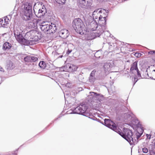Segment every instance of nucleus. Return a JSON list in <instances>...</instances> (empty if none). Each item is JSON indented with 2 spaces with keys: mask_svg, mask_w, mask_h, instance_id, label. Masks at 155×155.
<instances>
[{
  "mask_svg": "<svg viewBox=\"0 0 155 155\" xmlns=\"http://www.w3.org/2000/svg\"><path fill=\"white\" fill-rule=\"evenodd\" d=\"M140 130H141L140 133L138 132L137 130L136 133V139H135L134 136L133 135L132 131L127 128H124L123 129L124 132H122L118 130L117 132L126 140L130 145H134L137 143L138 139L143 133V130L142 129Z\"/></svg>",
  "mask_w": 155,
  "mask_h": 155,
  "instance_id": "f257e3e1",
  "label": "nucleus"
},
{
  "mask_svg": "<svg viewBox=\"0 0 155 155\" xmlns=\"http://www.w3.org/2000/svg\"><path fill=\"white\" fill-rule=\"evenodd\" d=\"M39 25L42 31L44 32H49L50 33H55L56 30V26L55 24L50 23L47 21H42L39 23Z\"/></svg>",
  "mask_w": 155,
  "mask_h": 155,
  "instance_id": "f03ea898",
  "label": "nucleus"
},
{
  "mask_svg": "<svg viewBox=\"0 0 155 155\" xmlns=\"http://www.w3.org/2000/svg\"><path fill=\"white\" fill-rule=\"evenodd\" d=\"M37 34L36 31L31 30L27 32L25 35V38L26 41H28L29 44H26V45H31L35 44V42L39 40L40 38L36 35Z\"/></svg>",
  "mask_w": 155,
  "mask_h": 155,
  "instance_id": "7ed1b4c3",
  "label": "nucleus"
},
{
  "mask_svg": "<svg viewBox=\"0 0 155 155\" xmlns=\"http://www.w3.org/2000/svg\"><path fill=\"white\" fill-rule=\"evenodd\" d=\"M87 106L83 103L81 104L74 110L68 111V114H81L84 116H86L88 114Z\"/></svg>",
  "mask_w": 155,
  "mask_h": 155,
  "instance_id": "20e7f679",
  "label": "nucleus"
},
{
  "mask_svg": "<svg viewBox=\"0 0 155 155\" xmlns=\"http://www.w3.org/2000/svg\"><path fill=\"white\" fill-rule=\"evenodd\" d=\"M72 26L76 32L81 35L83 33V31L84 25L81 19H74L73 22Z\"/></svg>",
  "mask_w": 155,
  "mask_h": 155,
  "instance_id": "39448f33",
  "label": "nucleus"
},
{
  "mask_svg": "<svg viewBox=\"0 0 155 155\" xmlns=\"http://www.w3.org/2000/svg\"><path fill=\"white\" fill-rule=\"evenodd\" d=\"M93 0H77V5L80 8L91 9L92 7Z\"/></svg>",
  "mask_w": 155,
  "mask_h": 155,
  "instance_id": "423d86ee",
  "label": "nucleus"
},
{
  "mask_svg": "<svg viewBox=\"0 0 155 155\" xmlns=\"http://www.w3.org/2000/svg\"><path fill=\"white\" fill-rule=\"evenodd\" d=\"M130 72L131 74H133L134 77V79L135 81L134 84V85L138 80V79L135 78L136 75H137V77L139 78V79H140L141 77L140 73V71L137 68V62L135 61L131 64Z\"/></svg>",
  "mask_w": 155,
  "mask_h": 155,
  "instance_id": "0eeeda50",
  "label": "nucleus"
},
{
  "mask_svg": "<svg viewBox=\"0 0 155 155\" xmlns=\"http://www.w3.org/2000/svg\"><path fill=\"white\" fill-rule=\"evenodd\" d=\"M90 94L88 96V98L91 99V102H94L95 100L100 101L103 99V97L102 95L100 94H97L94 92H90Z\"/></svg>",
  "mask_w": 155,
  "mask_h": 155,
  "instance_id": "6e6552de",
  "label": "nucleus"
},
{
  "mask_svg": "<svg viewBox=\"0 0 155 155\" xmlns=\"http://www.w3.org/2000/svg\"><path fill=\"white\" fill-rule=\"evenodd\" d=\"M104 125L107 127L117 132L118 130L117 129V127L114 122L108 119H105Z\"/></svg>",
  "mask_w": 155,
  "mask_h": 155,
  "instance_id": "1a4fd4ad",
  "label": "nucleus"
},
{
  "mask_svg": "<svg viewBox=\"0 0 155 155\" xmlns=\"http://www.w3.org/2000/svg\"><path fill=\"white\" fill-rule=\"evenodd\" d=\"M20 13L23 19L25 21L31 20L32 18V12L21 11Z\"/></svg>",
  "mask_w": 155,
  "mask_h": 155,
  "instance_id": "9d476101",
  "label": "nucleus"
},
{
  "mask_svg": "<svg viewBox=\"0 0 155 155\" xmlns=\"http://www.w3.org/2000/svg\"><path fill=\"white\" fill-rule=\"evenodd\" d=\"M22 34L14 35L16 40L20 43L24 45L29 44L28 41H26V39L23 37Z\"/></svg>",
  "mask_w": 155,
  "mask_h": 155,
  "instance_id": "9b49d317",
  "label": "nucleus"
},
{
  "mask_svg": "<svg viewBox=\"0 0 155 155\" xmlns=\"http://www.w3.org/2000/svg\"><path fill=\"white\" fill-rule=\"evenodd\" d=\"M114 66L113 62L105 63L104 66V70L105 73L108 74L110 72L111 68Z\"/></svg>",
  "mask_w": 155,
  "mask_h": 155,
  "instance_id": "f8f14e48",
  "label": "nucleus"
},
{
  "mask_svg": "<svg viewBox=\"0 0 155 155\" xmlns=\"http://www.w3.org/2000/svg\"><path fill=\"white\" fill-rule=\"evenodd\" d=\"M108 12V10L107 11L104 9H101L100 10L99 9H97L96 10H95L93 13V16L94 19H97L98 18H99L100 15H101L100 14V13H101L102 12H106L107 13Z\"/></svg>",
  "mask_w": 155,
  "mask_h": 155,
  "instance_id": "ddd939ff",
  "label": "nucleus"
},
{
  "mask_svg": "<svg viewBox=\"0 0 155 155\" xmlns=\"http://www.w3.org/2000/svg\"><path fill=\"white\" fill-rule=\"evenodd\" d=\"M98 27L97 22L95 21H92L87 25V28L90 30L94 31L97 29Z\"/></svg>",
  "mask_w": 155,
  "mask_h": 155,
  "instance_id": "4468645a",
  "label": "nucleus"
},
{
  "mask_svg": "<svg viewBox=\"0 0 155 155\" xmlns=\"http://www.w3.org/2000/svg\"><path fill=\"white\" fill-rule=\"evenodd\" d=\"M24 30L23 26L21 25H17L14 28V35L22 33Z\"/></svg>",
  "mask_w": 155,
  "mask_h": 155,
  "instance_id": "2eb2a0df",
  "label": "nucleus"
},
{
  "mask_svg": "<svg viewBox=\"0 0 155 155\" xmlns=\"http://www.w3.org/2000/svg\"><path fill=\"white\" fill-rule=\"evenodd\" d=\"M46 12V9L45 7L43 6L41 8L39 9L38 12L36 15L38 18H41L44 16Z\"/></svg>",
  "mask_w": 155,
  "mask_h": 155,
  "instance_id": "dca6fc26",
  "label": "nucleus"
},
{
  "mask_svg": "<svg viewBox=\"0 0 155 155\" xmlns=\"http://www.w3.org/2000/svg\"><path fill=\"white\" fill-rule=\"evenodd\" d=\"M59 33L60 36L63 38H66L69 34L68 30L65 29L61 30Z\"/></svg>",
  "mask_w": 155,
  "mask_h": 155,
  "instance_id": "f3484780",
  "label": "nucleus"
},
{
  "mask_svg": "<svg viewBox=\"0 0 155 155\" xmlns=\"http://www.w3.org/2000/svg\"><path fill=\"white\" fill-rule=\"evenodd\" d=\"M40 20L38 19H34L32 22H31L29 23V26L30 28H35L37 27V25H39V23H40Z\"/></svg>",
  "mask_w": 155,
  "mask_h": 155,
  "instance_id": "a211bd4d",
  "label": "nucleus"
},
{
  "mask_svg": "<svg viewBox=\"0 0 155 155\" xmlns=\"http://www.w3.org/2000/svg\"><path fill=\"white\" fill-rule=\"evenodd\" d=\"M32 6L29 3H26L24 5L23 8L21 11L25 12H32Z\"/></svg>",
  "mask_w": 155,
  "mask_h": 155,
  "instance_id": "6ab92c4d",
  "label": "nucleus"
},
{
  "mask_svg": "<svg viewBox=\"0 0 155 155\" xmlns=\"http://www.w3.org/2000/svg\"><path fill=\"white\" fill-rule=\"evenodd\" d=\"M67 70L68 72H72L76 71L78 67L73 64H67Z\"/></svg>",
  "mask_w": 155,
  "mask_h": 155,
  "instance_id": "aec40b11",
  "label": "nucleus"
},
{
  "mask_svg": "<svg viewBox=\"0 0 155 155\" xmlns=\"http://www.w3.org/2000/svg\"><path fill=\"white\" fill-rule=\"evenodd\" d=\"M106 17H102V16L100 15L99 18L98 23L100 25L105 26L106 24Z\"/></svg>",
  "mask_w": 155,
  "mask_h": 155,
  "instance_id": "412c9836",
  "label": "nucleus"
},
{
  "mask_svg": "<svg viewBox=\"0 0 155 155\" xmlns=\"http://www.w3.org/2000/svg\"><path fill=\"white\" fill-rule=\"evenodd\" d=\"M12 15H9L8 16H6L4 17V24L2 25V27L5 28L6 27V26L9 23V18H11Z\"/></svg>",
  "mask_w": 155,
  "mask_h": 155,
  "instance_id": "4be33fe9",
  "label": "nucleus"
},
{
  "mask_svg": "<svg viewBox=\"0 0 155 155\" xmlns=\"http://www.w3.org/2000/svg\"><path fill=\"white\" fill-rule=\"evenodd\" d=\"M105 29V27L100 25L98 31L96 32V35L99 37L102 34Z\"/></svg>",
  "mask_w": 155,
  "mask_h": 155,
  "instance_id": "5701e85b",
  "label": "nucleus"
},
{
  "mask_svg": "<svg viewBox=\"0 0 155 155\" xmlns=\"http://www.w3.org/2000/svg\"><path fill=\"white\" fill-rule=\"evenodd\" d=\"M12 47L11 44L8 42L5 43L3 46V49L4 50H9Z\"/></svg>",
  "mask_w": 155,
  "mask_h": 155,
  "instance_id": "b1692460",
  "label": "nucleus"
},
{
  "mask_svg": "<svg viewBox=\"0 0 155 155\" xmlns=\"http://www.w3.org/2000/svg\"><path fill=\"white\" fill-rule=\"evenodd\" d=\"M6 67L8 69H12L14 68L15 66L11 61H9L7 62Z\"/></svg>",
  "mask_w": 155,
  "mask_h": 155,
  "instance_id": "393cba45",
  "label": "nucleus"
},
{
  "mask_svg": "<svg viewBox=\"0 0 155 155\" xmlns=\"http://www.w3.org/2000/svg\"><path fill=\"white\" fill-rule=\"evenodd\" d=\"M38 65L42 69H44L46 67V63L44 61H40Z\"/></svg>",
  "mask_w": 155,
  "mask_h": 155,
  "instance_id": "a878e982",
  "label": "nucleus"
},
{
  "mask_svg": "<svg viewBox=\"0 0 155 155\" xmlns=\"http://www.w3.org/2000/svg\"><path fill=\"white\" fill-rule=\"evenodd\" d=\"M31 55L27 56L24 58L25 61L26 62H31Z\"/></svg>",
  "mask_w": 155,
  "mask_h": 155,
  "instance_id": "bb28decb",
  "label": "nucleus"
},
{
  "mask_svg": "<svg viewBox=\"0 0 155 155\" xmlns=\"http://www.w3.org/2000/svg\"><path fill=\"white\" fill-rule=\"evenodd\" d=\"M59 4H63L65 3L66 0H55Z\"/></svg>",
  "mask_w": 155,
  "mask_h": 155,
  "instance_id": "cd10ccee",
  "label": "nucleus"
},
{
  "mask_svg": "<svg viewBox=\"0 0 155 155\" xmlns=\"http://www.w3.org/2000/svg\"><path fill=\"white\" fill-rule=\"evenodd\" d=\"M95 80V77L90 76L89 78V81L91 83H93Z\"/></svg>",
  "mask_w": 155,
  "mask_h": 155,
  "instance_id": "c85d7f7f",
  "label": "nucleus"
},
{
  "mask_svg": "<svg viewBox=\"0 0 155 155\" xmlns=\"http://www.w3.org/2000/svg\"><path fill=\"white\" fill-rule=\"evenodd\" d=\"M67 65H66L65 66L60 68V70L61 71H67Z\"/></svg>",
  "mask_w": 155,
  "mask_h": 155,
  "instance_id": "c756f323",
  "label": "nucleus"
},
{
  "mask_svg": "<svg viewBox=\"0 0 155 155\" xmlns=\"http://www.w3.org/2000/svg\"><path fill=\"white\" fill-rule=\"evenodd\" d=\"M31 62H34L38 60V58L37 57H34L33 56H31Z\"/></svg>",
  "mask_w": 155,
  "mask_h": 155,
  "instance_id": "7c9ffc66",
  "label": "nucleus"
},
{
  "mask_svg": "<svg viewBox=\"0 0 155 155\" xmlns=\"http://www.w3.org/2000/svg\"><path fill=\"white\" fill-rule=\"evenodd\" d=\"M134 55L137 57L139 58L142 55L141 54L139 53H136L134 54Z\"/></svg>",
  "mask_w": 155,
  "mask_h": 155,
  "instance_id": "2f4dec72",
  "label": "nucleus"
},
{
  "mask_svg": "<svg viewBox=\"0 0 155 155\" xmlns=\"http://www.w3.org/2000/svg\"><path fill=\"white\" fill-rule=\"evenodd\" d=\"M95 72L96 71L95 70L92 71L90 74V76L94 77Z\"/></svg>",
  "mask_w": 155,
  "mask_h": 155,
  "instance_id": "473e14b6",
  "label": "nucleus"
},
{
  "mask_svg": "<svg viewBox=\"0 0 155 155\" xmlns=\"http://www.w3.org/2000/svg\"><path fill=\"white\" fill-rule=\"evenodd\" d=\"M142 151L144 153H146L148 152V150L147 148L144 147L143 148Z\"/></svg>",
  "mask_w": 155,
  "mask_h": 155,
  "instance_id": "72a5a7b5",
  "label": "nucleus"
},
{
  "mask_svg": "<svg viewBox=\"0 0 155 155\" xmlns=\"http://www.w3.org/2000/svg\"><path fill=\"white\" fill-rule=\"evenodd\" d=\"M147 74L148 75V77H149L150 78H151V79H152L155 80V76H154V75H153V76H149L148 75V73H147Z\"/></svg>",
  "mask_w": 155,
  "mask_h": 155,
  "instance_id": "f704fd0d",
  "label": "nucleus"
},
{
  "mask_svg": "<svg viewBox=\"0 0 155 155\" xmlns=\"http://www.w3.org/2000/svg\"><path fill=\"white\" fill-rule=\"evenodd\" d=\"M4 21L2 19H0V25L2 26V25L4 24Z\"/></svg>",
  "mask_w": 155,
  "mask_h": 155,
  "instance_id": "c9c22d12",
  "label": "nucleus"
},
{
  "mask_svg": "<svg viewBox=\"0 0 155 155\" xmlns=\"http://www.w3.org/2000/svg\"><path fill=\"white\" fill-rule=\"evenodd\" d=\"M148 54H155V51H150L148 52Z\"/></svg>",
  "mask_w": 155,
  "mask_h": 155,
  "instance_id": "e433bc0d",
  "label": "nucleus"
},
{
  "mask_svg": "<svg viewBox=\"0 0 155 155\" xmlns=\"http://www.w3.org/2000/svg\"><path fill=\"white\" fill-rule=\"evenodd\" d=\"M0 71L2 72H4V69L1 66H0Z\"/></svg>",
  "mask_w": 155,
  "mask_h": 155,
  "instance_id": "4c0bfd02",
  "label": "nucleus"
},
{
  "mask_svg": "<svg viewBox=\"0 0 155 155\" xmlns=\"http://www.w3.org/2000/svg\"><path fill=\"white\" fill-rule=\"evenodd\" d=\"M155 70H153L152 72H151V74H155Z\"/></svg>",
  "mask_w": 155,
  "mask_h": 155,
  "instance_id": "58836bf2",
  "label": "nucleus"
},
{
  "mask_svg": "<svg viewBox=\"0 0 155 155\" xmlns=\"http://www.w3.org/2000/svg\"><path fill=\"white\" fill-rule=\"evenodd\" d=\"M153 151H152L150 152V153L149 155H153Z\"/></svg>",
  "mask_w": 155,
  "mask_h": 155,
  "instance_id": "ea45409f",
  "label": "nucleus"
},
{
  "mask_svg": "<svg viewBox=\"0 0 155 155\" xmlns=\"http://www.w3.org/2000/svg\"><path fill=\"white\" fill-rule=\"evenodd\" d=\"M71 50H68L67 52V53L68 54H70L71 52Z\"/></svg>",
  "mask_w": 155,
  "mask_h": 155,
  "instance_id": "a19ab883",
  "label": "nucleus"
},
{
  "mask_svg": "<svg viewBox=\"0 0 155 155\" xmlns=\"http://www.w3.org/2000/svg\"><path fill=\"white\" fill-rule=\"evenodd\" d=\"M60 58H61L62 57V55H61L59 56Z\"/></svg>",
  "mask_w": 155,
  "mask_h": 155,
  "instance_id": "79ce46f5",
  "label": "nucleus"
},
{
  "mask_svg": "<svg viewBox=\"0 0 155 155\" xmlns=\"http://www.w3.org/2000/svg\"><path fill=\"white\" fill-rule=\"evenodd\" d=\"M154 151H155V142L154 143Z\"/></svg>",
  "mask_w": 155,
  "mask_h": 155,
  "instance_id": "37998d69",
  "label": "nucleus"
},
{
  "mask_svg": "<svg viewBox=\"0 0 155 155\" xmlns=\"http://www.w3.org/2000/svg\"><path fill=\"white\" fill-rule=\"evenodd\" d=\"M94 120H95L96 119H92Z\"/></svg>",
  "mask_w": 155,
  "mask_h": 155,
  "instance_id": "c03bdc74",
  "label": "nucleus"
},
{
  "mask_svg": "<svg viewBox=\"0 0 155 155\" xmlns=\"http://www.w3.org/2000/svg\"><path fill=\"white\" fill-rule=\"evenodd\" d=\"M149 136H150V137H149V139H150V135Z\"/></svg>",
  "mask_w": 155,
  "mask_h": 155,
  "instance_id": "a18cd8bd",
  "label": "nucleus"
},
{
  "mask_svg": "<svg viewBox=\"0 0 155 155\" xmlns=\"http://www.w3.org/2000/svg\"><path fill=\"white\" fill-rule=\"evenodd\" d=\"M147 137L148 138V137H149V136H147Z\"/></svg>",
  "mask_w": 155,
  "mask_h": 155,
  "instance_id": "49530a36",
  "label": "nucleus"
},
{
  "mask_svg": "<svg viewBox=\"0 0 155 155\" xmlns=\"http://www.w3.org/2000/svg\"><path fill=\"white\" fill-rule=\"evenodd\" d=\"M147 137L148 138V137H149V136H147Z\"/></svg>",
  "mask_w": 155,
  "mask_h": 155,
  "instance_id": "de8ad7c7",
  "label": "nucleus"
},
{
  "mask_svg": "<svg viewBox=\"0 0 155 155\" xmlns=\"http://www.w3.org/2000/svg\"><path fill=\"white\" fill-rule=\"evenodd\" d=\"M96 54H97V53H96L95 54V55H96Z\"/></svg>",
  "mask_w": 155,
  "mask_h": 155,
  "instance_id": "09e8293b",
  "label": "nucleus"
}]
</instances>
